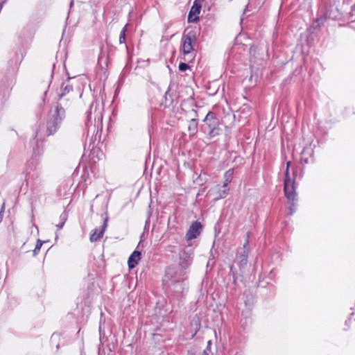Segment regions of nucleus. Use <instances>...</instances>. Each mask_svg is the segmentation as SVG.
I'll use <instances>...</instances> for the list:
<instances>
[{
    "label": "nucleus",
    "mask_w": 355,
    "mask_h": 355,
    "mask_svg": "<svg viewBox=\"0 0 355 355\" xmlns=\"http://www.w3.org/2000/svg\"><path fill=\"white\" fill-rule=\"evenodd\" d=\"M193 250L189 248L188 250H184L180 253V266L181 268V271L178 276L173 275V270L168 269L166 271V277L170 279V280L173 282H180L183 280L182 276L185 275L184 270L189 266L190 261L193 257Z\"/></svg>",
    "instance_id": "f257e3e1"
},
{
    "label": "nucleus",
    "mask_w": 355,
    "mask_h": 355,
    "mask_svg": "<svg viewBox=\"0 0 355 355\" xmlns=\"http://www.w3.org/2000/svg\"><path fill=\"white\" fill-rule=\"evenodd\" d=\"M65 111L60 105L55 108V114L47 121L46 130L48 135H53L58 130L62 120L64 118Z\"/></svg>",
    "instance_id": "f03ea898"
},
{
    "label": "nucleus",
    "mask_w": 355,
    "mask_h": 355,
    "mask_svg": "<svg viewBox=\"0 0 355 355\" xmlns=\"http://www.w3.org/2000/svg\"><path fill=\"white\" fill-rule=\"evenodd\" d=\"M196 36L194 31L184 33L182 37V51L184 55H189L193 51V45L196 44Z\"/></svg>",
    "instance_id": "7ed1b4c3"
},
{
    "label": "nucleus",
    "mask_w": 355,
    "mask_h": 355,
    "mask_svg": "<svg viewBox=\"0 0 355 355\" xmlns=\"http://www.w3.org/2000/svg\"><path fill=\"white\" fill-rule=\"evenodd\" d=\"M205 123L211 137L218 135L221 132V129L218 126V121L214 117V114L208 113L205 119Z\"/></svg>",
    "instance_id": "20e7f679"
},
{
    "label": "nucleus",
    "mask_w": 355,
    "mask_h": 355,
    "mask_svg": "<svg viewBox=\"0 0 355 355\" xmlns=\"http://www.w3.org/2000/svg\"><path fill=\"white\" fill-rule=\"evenodd\" d=\"M284 193L288 201L293 202L295 200L296 193L295 184L289 175L288 168H286L285 172Z\"/></svg>",
    "instance_id": "39448f33"
},
{
    "label": "nucleus",
    "mask_w": 355,
    "mask_h": 355,
    "mask_svg": "<svg viewBox=\"0 0 355 355\" xmlns=\"http://www.w3.org/2000/svg\"><path fill=\"white\" fill-rule=\"evenodd\" d=\"M202 229V225L199 222H194L190 226L187 234L186 238L187 240H191L197 237L200 234Z\"/></svg>",
    "instance_id": "423d86ee"
},
{
    "label": "nucleus",
    "mask_w": 355,
    "mask_h": 355,
    "mask_svg": "<svg viewBox=\"0 0 355 355\" xmlns=\"http://www.w3.org/2000/svg\"><path fill=\"white\" fill-rule=\"evenodd\" d=\"M228 190L227 187H225L224 184H223L222 187H220L219 185L216 186L212 189L211 192L213 195L216 196L215 198L218 200L225 198L227 195Z\"/></svg>",
    "instance_id": "0eeeda50"
},
{
    "label": "nucleus",
    "mask_w": 355,
    "mask_h": 355,
    "mask_svg": "<svg viewBox=\"0 0 355 355\" xmlns=\"http://www.w3.org/2000/svg\"><path fill=\"white\" fill-rule=\"evenodd\" d=\"M141 258V252L139 251H134L128 259V266L130 268H133L138 263Z\"/></svg>",
    "instance_id": "6e6552de"
},
{
    "label": "nucleus",
    "mask_w": 355,
    "mask_h": 355,
    "mask_svg": "<svg viewBox=\"0 0 355 355\" xmlns=\"http://www.w3.org/2000/svg\"><path fill=\"white\" fill-rule=\"evenodd\" d=\"M248 242H246L243 245V248L242 249L243 252L239 253V255L238 256V259L239 260V262L241 265L245 266L247 263V259H248V249L247 248Z\"/></svg>",
    "instance_id": "1a4fd4ad"
},
{
    "label": "nucleus",
    "mask_w": 355,
    "mask_h": 355,
    "mask_svg": "<svg viewBox=\"0 0 355 355\" xmlns=\"http://www.w3.org/2000/svg\"><path fill=\"white\" fill-rule=\"evenodd\" d=\"M106 223H107V220L105 221L104 225L101 230L98 232L97 230H95L94 231V232L91 234V236L89 237V240L91 242H96L103 236L105 227H106Z\"/></svg>",
    "instance_id": "9d476101"
},
{
    "label": "nucleus",
    "mask_w": 355,
    "mask_h": 355,
    "mask_svg": "<svg viewBox=\"0 0 355 355\" xmlns=\"http://www.w3.org/2000/svg\"><path fill=\"white\" fill-rule=\"evenodd\" d=\"M234 171L232 169H230L226 171L224 174V182L223 184L225 187H227L228 184L231 182L233 178Z\"/></svg>",
    "instance_id": "9b49d317"
},
{
    "label": "nucleus",
    "mask_w": 355,
    "mask_h": 355,
    "mask_svg": "<svg viewBox=\"0 0 355 355\" xmlns=\"http://www.w3.org/2000/svg\"><path fill=\"white\" fill-rule=\"evenodd\" d=\"M198 129V122L196 119H192L190 120L189 125H188V130L192 134L194 135L197 132Z\"/></svg>",
    "instance_id": "f8f14e48"
},
{
    "label": "nucleus",
    "mask_w": 355,
    "mask_h": 355,
    "mask_svg": "<svg viewBox=\"0 0 355 355\" xmlns=\"http://www.w3.org/2000/svg\"><path fill=\"white\" fill-rule=\"evenodd\" d=\"M239 112L245 115H248L251 112V108L248 105L243 104L240 108Z\"/></svg>",
    "instance_id": "ddd939ff"
},
{
    "label": "nucleus",
    "mask_w": 355,
    "mask_h": 355,
    "mask_svg": "<svg viewBox=\"0 0 355 355\" xmlns=\"http://www.w3.org/2000/svg\"><path fill=\"white\" fill-rule=\"evenodd\" d=\"M127 30V25H125L122 31H121L120 36H119V42L121 44L124 43L125 41V32Z\"/></svg>",
    "instance_id": "4468645a"
},
{
    "label": "nucleus",
    "mask_w": 355,
    "mask_h": 355,
    "mask_svg": "<svg viewBox=\"0 0 355 355\" xmlns=\"http://www.w3.org/2000/svg\"><path fill=\"white\" fill-rule=\"evenodd\" d=\"M42 245V242L40 240L37 241V245L35 248V250H33L34 254H36L37 252L40 250L41 247Z\"/></svg>",
    "instance_id": "2eb2a0df"
},
{
    "label": "nucleus",
    "mask_w": 355,
    "mask_h": 355,
    "mask_svg": "<svg viewBox=\"0 0 355 355\" xmlns=\"http://www.w3.org/2000/svg\"><path fill=\"white\" fill-rule=\"evenodd\" d=\"M189 68V65L186 63L182 62L179 65V70L181 71H184Z\"/></svg>",
    "instance_id": "dca6fc26"
},
{
    "label": "nucleus",
    "mask_w": 355,
    "mask_h": 355,
    "mask_svg": "<svg viewBox=\"0 0 355 355\" xmlns=\"http://www.w3.org/2000/svg\"><path fill=\"white\" fill-rule=\"evenodd\" d=\"M63 225H64V222L60 225H57L56 227H58V230H60L62 228Z\"/></svg>",
    "instance_id": "f3484780"
},
{
    "label": "nucleus",
    "mask_w": 355,
    "mask_h": 355,
    "mask_svg": "<svg viewBox=\"0 0 355 355\" xmlns=\"http://www.w3.org/2000/svg\"><path fill=\"white\" fill-rule=\"evenodd\" d=\"M201 355H209V354L207 350H204Z\"/></svg>",
    "instance_id": "a211bd4d"
},
{
    "label": "nucleus",
    "mask_w": 355,
    "mask_h": 355,
    "mask_svg": "<svg viewBox=\"0 0 355 355\" xmlns=\"http://www.w3.org/2000/svg\"><path fill=\"white\" fill-rule=\"evenodd\" d=\"M291 165V162H288L287 164H286V168H289V166Z\"/></svg>",
    "instance_id": "6ab92c4d"
},
{
    "label": "nucleus",
    "mask_w": 355,
    "mask_h": 355,
    "mask_svg": "<svg viewBox=\"0 0 355 355\" xmlns=\"http://www.w3.org/2000/svg\"><path fill=\"white\" fill-rule=\"evenodd\" d=\"M255 49L253 48H250V53H252L253 51H254Z\"/></svg>",
    "instance_id": "aec40b11"
},
{
    "label": "nucleus",
    "mask_w": 355,
    "mask_h": 355,
    "mask_svg": "<svg viewBox=\"0 0 355 355\" xmlns=\"http://www.w3.org/2000/svg\"><path fill=\"white\" fill-rule=\"evenodd\" d=\"M291 211L290 212V214H292L293 210L291 208Z\"/></svg>",
    "instance_id": "412c9836"
}]
</instances>
